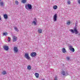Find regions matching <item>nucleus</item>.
I'll use <instances>...</instances> for the list:
<instances>
[{
    "label": "nucleus",
    "instance_id": "nucleus-7",
    "mask_svg": "<svg viewBox=\"0 0 80 80\" xmlns=\"http://www.w3.org/2000/svg\"><path fill=\"white\" fill-rule=\"evenodd\" d=\"M4 50H6V51H8V47L7 46H4L3 47Z\"/></svg>",
    "mask_w": 80,
    "mask_h": 80
},
{
    "label": "nucleus",
    "instance_id": "nucleus-22",
    "mask_svg": "<svg viewBox=\"0 0 80 80\" xmlns=\"http://www.w3.org/2000/svg\"><path fill=\"white\" fill-rule=\"evenodd\" d=\"M67 24L68 25H69L70 24V22L69 21L67 23Z\"/></svg>",
    "mask_w": 80,
    "mask_h": 80
},
{
    "label": "nucleus",
    "instance_id": "nucleus-3",
    "mask_svg": "<svg viewBox=\"0 0 80 80\" xmlns=\"http://www.w3.org/2000/svg\"><path fill=\"white\" fill-rule=\"evenodd\" d=\"M24 57L26 59H27V60H30L31 59L30 57H29V55L28 53H25Z\"/></svg>",
    "mask_w": 80,
    "mask_h": 80
},
{
    "label": "nucleus",
    "instance_id": "nucleus-28",
    "mask_svg": "<svg viewBox=\"0 0 80 80\" xmlns=\"http://www.w3.org/2000/svg\"><path fill=\"white\" fill-rule=\"evenodd\" d=\"M57 76H56L55 77H54V80H57Z\"/></svg>",
    "mask_w": 80,
    "mask_h": 80
},
{
    "label": "nucleus",
    "instance_id": "nucleus-32",
    "mask_svg": "<svg viewBox=\"0 0 80 80\" xmlns=\"http://www.w3.org/2000/svg\"><path fill=\"white\" fill-rule=\"evenodd\" d=\"M2 1V0H0V1Z\"/></svg>",
    "mask_w": 80,
    "mask_h": 80
},
{
    "label": "nucleus",
    "instance_id": "nucleus-1",
    "mask_svg": "<svg viewBox=\"0 0 80 80\" xmlns=\"http://www.w3.org/2000/svg\"><path fill=\"white\" fill-rule=\"evenodd\" d=\"M69 30L71 32H72V33H75L76 35H77V34H78V32L77 30V29L76 28H74V30L70 29Z\"/></svg>",
    "mask_w": 80,
    "mask_h": 80
},
{
    "label": "nucleus",
    "instance_id": "nucleus-31",
    "mask_svg": "<svg viewBox=\"0 0 80 80\" xmlns=\"http://www.w3.org/2000/svg\"><path fill=\"white\" fill-rule=\"evenodd\" d=\"M77 23H75V26L77 27Z\"/></svg>",
    "mask_w": 80,
    "mask_h": 80
},
{
    "label": "nucleus",
    "instance_id": "nucleus-24",
    "mask_svg": "<svg viewBox=\"0 0 80 80\" xmlns=\"http://www.w3.org/2000/svg\"><path fill=\"white\" fill-rule=\"evenodd\" d=\"M8 34L7 32H5V33H3V35H4L5 36H6V35H7Z\"/></svg>",
    "mask_w": 80,
    "mask_h": 80
},
{
    "label": "nucleus",
    "instance_id": "nucleus-12",
    "mask_svg": "<svg viewBox=\"0 0 80 80\" xmlns=\"http://www.w3.org/2000/svg\"><path fill=\"white\" fill-rule=\"evenodd\" d=\"M62 51L63 52V53H65L67 52V51H66V49H65V48H63L62 49Z\"/></svg>",
    "mask_w": 80,
    "mask_h": 80
},
{
    "label": "nucleus",
    "instance_id": "nucleus-26",
    "mask_svg": "<svg viewBox=\"0 0 80 80\" xmlns=\"http://www.w3.org/2000/svg\"><path fill=\"white\" fill-rule=\"evenodd\" d=\"M8 39H9L8 40V42H10V37H8Z\"/></svg>",
    "mask_w": 80,
    "mask_h": 80
},
{
    "label": "nucleus",
    "instance_id": "nucleus-20",
    "mask_svg": "<svg viewBox=\"0 0 80 80\" xmlns=\"http://www.w3.org/2000/svg\"><path fill=\"white\" fill-rule=\"evenodd\" d=\"M58 7L57 6H54L53 7V8L55 10H56V9H57V8Z\"/></svg>",
    "mask_w": 80,
    "mask_h": 80
},
{
    "label": "nucleus",
    "instance_id": "nucleus-6",
    "mask_svg": "<svg viewBox=\"0 0 80 80\" xmlns=\"http://www.w3.org/2000/svg\"><path fill=\"white\" fill-rule=\"evenodd\" d=\"M57 14H55L54 16L53 20L54 22H56L57 21Z\"/></svg>",
    "mask_w": 80,
    "mask_h": 80
},
{
    "label": "nucleus",
    "instance_id": "nucleus-19",
    "mask_svg": "<svg viewBox=\"0 0 80 80\" xmlns=\"http://www.w3.org/2000/svg\"><path fill=\"white\" fill-rule=\"evenodd\" d=\"M22 2L23 3H26V2H27V0H22Z\"/></svg>",
    "mask_w": 80,
    "mask_h": 80
},
{
    "label": "nucleus",
    "instance_id": "nucleus-16",
    "mask_svg": "<svg viewBox=\"0 0 80 80\" xmlns=\"http://www.w3.org/2000/svg\"><path fill=\"white\" fill-rule=\"evenodd\" d=\"M2 75H5L6 74H7V72L5 71H3L2 72Z\"/></svg>",
    "mask_w": 80,
    "mask_h": 80
},
{
    "label": "nucleus",
    "instance_id": "nucleus-2",
    "mask_svg": "<svg viewBox=\"0 0 80 80\" xmlns=\"http://www.w3.org/2000/svg\"><path fill=\"white\" fill-rule=\"evenodd\" d=\"M25 7L26 9H27V10H28V9L32 10V6L31 4H29L25 5Z\"/></svg>",
    "mask_w": 80,
    "mask_h": 80
},
{
    "label": "nucleus",
    "instance_id": "nucleus-30",
    "mask_svg": "<svg viewBox=\"0 0 80 80\" xmlns=\"http://www.w3.org/2000/svg\"><path fill=\"white\" fill-rule=\"evenodd\" d=\"M2 20V18H1V16H0V20Z\"/></svg>",
    "mask_w": 80,
    "mask_h": 80
},
{
    "label": "nucleus",
    "instance_id": "nucleus-25",
    "mask_svg": "<svg viewBox=\"0 0 80 80\" xmlns=\"http://www.w3.org/2000/svg\"><path fill=\"white\" fill-rule=\"evenodd\" d=\"M66 59L68 60V61H69L70 60V58H69V57H67Z\"/></svg>",
    "mask_w": 80,
    "mask_h": 80
},
{
    "label": "nucleus",
    "instance_id": "nucleus-21",
    "mask_svg": "<svg viewBox=\"0 0 80 80\" xmlns=\"http://www.w3.org/2000/svg\"><path fill=\"white\" fill-rule=\"evenodd\" d=\"M15 2L16 5H18L19 2L18 1H16Z\"/></svg>",
    "mask_w": 80,
    "mask_h": 80
},
{
    "label": "nucleus",
    "instance_id": "nucleus-4",
    "mask_svg": "<svg viewBox=\"0 0 80 80\" xmlns=\"http://www.w3.org/2000/svg\"><path fill=\"white\" fill-rule=\"evenodd\" d=\"M31 56L32 57H35L37 56V53L35 52H32L31 54Z\"/></svg>",
    "mask_w": 80,
    "mask_h": 80
},
{
    "label": "nucleus",
    "instance_id": "nucleus-29",
    "mask_svg": "<svg viewBox=\"0 0 80 80\" xmlns=\"http://www.w3.org/2000/svg\"><path fill=\"white\" fill-rule=\"evenodd\" d=\"M78 2L79 4H80V0H78Z\"/></svg>",
    "mask_w": 80,
    "mask_h": 80
},
{
    "label": "nucleus",
    "instance_id": "nucleus-9",
    "mask_svg": "<svg viewBox=\"0 0 80 80\" xmlns=\"http://www.w3.org/2000/svg\"><path fill=\"white\" fill-rule=\"evenodd\" d=\"M13 50L15 52H18V49L17 47H14Z\"/></svg>",
    "mask_w": 80,
    "mask_h": 80
},
{
    "label": "nucleus",
    "instance_id": "nucleus-23",
    "mask_svg": "<svg viewBox=\"0 0 80 80\" xmlns=\"http://www.w3.org/2000/svg\"><path fill=\"white\" fill-rule=\"evenodd\" d=\"M62 73L63 75H65V72L64 71H62Z\"/></svg>",
    "mask_w": 80,
    "mask_h": 80
},
{
    "label": "nucleus",
    "instance_id": "nucleus-18",
    "mask_svg": "<svg viewBox=\"0 0 80 80\" xmlns=\"http://www.w3.org/2000/svg\"><path fill=\"white\" fill-rule=\"evenodd\" d=\"M31 66L29 65L28 66L27 69H28V70H31Z\"/></svg>",
    "mask_w": 80,
    "mask_h": 80
},
{
    "label": "nucleus",
    "instance_id": "nucleus-27",
    "mask_svg": "<svg viewBox=\"0 0 80 80\" xmlns=\"http://www.w3.org/2000/svg\"><path fill=\"white\" fill-rule=\"evenodd\" d=\"M71 2L70 1H69L68 2V4H69V5H70V3H71Z\"/></svg>",
    "mask_w": 80,
    "mask_h": 80
},
{
    "label": "nucleus",
    "instance_id": "nucleus-15",
    "mask_svg": "<svg viewBox=\"0 0 80 80\" xmlns=\"http://www.w3.org/2000/svg\"><path fill=\"white\" fill-rule=\"evenodd\" d=\"M3 4H4L3 3V2H0V6H1L2 7H3V6H4V5H3Z\"/></svg>",
    "mask_w": 80,
    "mask_h": 80
},
{
    "label": "nucleus",
    "instance_id": "nucleus-8",
    "mask_svg": "<svg viewBox=\"0 0 80 80\" xmlns=\"http://www.w3.org/2000/svg\"><path fill=\"white\" fill-rule=\"evenodd\" d=\"M13 42H16L17 40V39L18 38H17V37L15 36H14L13 38Z\"/></svg>",
    "mask_w": 80,
    "mask_h": 80
},
{
    "label": "nucleus",
    "instance_id": "nucleus-11",
    "mask_svg": "<svg viewBox=\"0 0 80 80\" xmlns=\"http://www.w3.org/2000/svg\"><path fill=\"white\" fill-rule=\"evenodd\" d=\"M4 18L5 19H7L8 18V16L7 14H5L3 15Z\"/></svg>",
    "mask_w": 80,
    "mask_h": 80
},
{
    "label": "nucleus",
    "instance_id": "nucleus-14",
    "mask_svg": "<svg viewBox=\"0 0 80 80\" xmlns=\"http://www.w3.org/2000/svg\"><path fill=\"white\" fill-rule=\"evenodd\" d=\"M38 32L39 33H42V30L41 29H38Z\"/></svg>",
    "mask_w": 80,
    "mask_h": 80
},
{
    "label": "nucleus",
    "instance_id": "nucleus-17",
    "mask_svg": "<svg viewBox=\"0 0 80 80\" xmlns=\"http://www.w3.org/2000/svg\"><path fill=\"white\" fill-rule=\"evenodd\" d=\"M14 29L16 32H18V29L16 27H14Z\"/></svg>",
    "mask_w": 80,
    "mask_h": 80
},
{
    "label": "nucleus",
    "instance_id": "nucleus-13",
    "mask_svg": "<svg viewBox=\"0 0 80 80\" xmlns=\"http://www.w3.org/2000/svg\"><path fill=\"white\" fill-rule=\"evenodd\" d=\"M35 75L36 78H38V76H39V74L38 73H36L35 74Z\"/></svg>",
    "mask_w": 80,
    "mask_h": 80
},
{
    "label": "nucleus",
    "instance_id": "nucleus-5",
    "mask_svg": "<svg viewBox=\"0 0 80 80\" xmlns=\"http://www.w3.org/2000/svg\"><path fill=\"white\" fill-rule=\"evenodd\" d=\"M69 49L70 51L72 52H75V49L74 48L72 47V46H70L69 47Z\"/></svg>",
    "mask_w": 80,
    "mask_h": 80
},
{
    "label": "nucleus",
    "instance_id": "nucleus-10",
    "mask_svg": "<svg viewBox=\"0 0 80 80\" xmlns=\"http://www.w3.org/2000/svg\"><path fill=\"white\" fill-rule=\"evenodd\" d=\"M34 20H35V21H33L32 22V23H34V25H37V23L36 22H37V19H36V18H34Z\"/></svg>",
    "mask_w": 80,
    "mask_h": 80
}]
</instances>
